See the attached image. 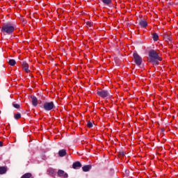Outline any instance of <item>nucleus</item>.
Segmentation results:
<instances>
[{
    "instance_id": "nucleus-15",
    "label": "nucleus",
    "mask_w": 178,
    "mask_h": 178,
    "mask_svg": "<svg viewBox=\"0 0 178 178\" xmlns=\"http://www.w3.org/2000/svg\"><path fill=\"white\" fill-rule=\"evenodd\" d=\"M33 175L30 172L26 173L22 176L21 178H31Z\"/></svg>"
},
{
    "instance_id": "nucleus-7",
    "label": "nucleus",
    "mask_w": 178,
    "mask_h": 178,
    "mask_svg": "<svg viewBox=\"0 0 178 178\" xmlns=\"http://www.w3.org/2000/svg\"><path fill=\"white\" fill-rule=\"evenodd\" d=\"M139 25L140 26V27H143L144 29V28L147 27V26H148V23L147 22V21L145 19H140Z\"/></svg>"
},
{
    "instance_id": "nucleus-24",
    "label": "nucleus",
    "mask_w": 178,
    "mask_h": 178,
    "mask_svg": "<svg viewBox=\"0 0 178 178\" xmlns=\"http://www.w3.org/2000/svg\"><path fill=\"white\" fill-rule=\"evenodd\" d=\"M120 155H122V156H124V155H126V152L121 151L120 152Z\"/></svg>"
},
{
    "instance_id": "nucleus-10",
    "label": "nucleus",
    "mask_w": 178,
    "mask_h": 178,
    "mask_svg": "<svg viewBox=\"0 0 178 178\" xmlns=\"http://www.w3.org/2000/svg\"><path fill=\"white\" fill-rule=\"evenodd\" d=\"M91 168H92L91 165H86L82 168V170L83 172H89Z\"/></svg>"
},
{
    "instance_id": "nucleus-22",
    "label": "nucleus",
    "mask_w": 178,
    "mask_h": 178,
    "mask_svg": "<svg viewBox=\"0 0 178 178\" xmlns=\"http://www.w3.org/2000/svg\"><path fill=\"white\" fill-rule=\"evenodd\" d=\"M87 126H88V127H89V129H91V128H92V122H91V121H88V124H87Z\"/></svg>"
},
{
    "instance_id": "nucleus-3",
    "label": "nucleus",
    "mask_w": 178,
    "mask_h": 178,
    "mask_svg": "<svg viewBox=\"0 0 178 178\" xmlns=\"http://www.w3.org/2000/svg\"><path fill=\"white\" fill-rule=\"evenodd\" d=\"M97 94L99 97H101V98H106V97H109V95H111L109 90H105L102 89L97 90Z\"/></svg>"
},
{
    "instance_id": "nucleus-21",
    "label": "nucleus",
    "mask_w": 178,
    "mask_h": 178,
    "mask_svg": "<svg viewBox=\"0 0 178 178\" xmlns=\"http://www.w3.org/2000/svg\"><path fill=\"white\" fill-rule=\"evenodd\" d=\"M13 106L15 108V109H20V105L19 104H13Z\"/></svg>"
},
{
    "instance_id": "nucleus-18",
    "label": "nucleus",
    "mask_w": 178,
    "mask_h": 178,
    "mask_svg": "<svg viewBox=\"0 0 178 178\" xmlns=\"http://www.w3.org/2000/svg\"><path fill=\"white\" fill-rule=\"evenodd\" d=\"M63 175H65V171L62 170H59L58 171V176H59L60 177H63Z\"/></svg>"
},
{
    "instance_id": "nucleus-16",
    "label": "nucleus",
    "mask_w": 178,
    "mask_h": 178,
    "mask_svg": "<svg viewBox=\"0 0 178 178\" xmlns=\"http://www.w3.org/2000/svg\"><path fill=\"white\" fill-rule=\"evenodd\" d=\"M102 2H103V3L104 5H111V3H112V0H101Z\"/></svg>"
},
{
    "instance_id": "nucleus-20",
    "label": "nucleus",
    "mask_w": 178,
    "mask_h": 178,
    "mask_svg": "<svg viewBox=\"0 0 178 178\" xmlns=\"http://www.w3.org/2000/svg\"><path fill=\"white\" fill-rule=\"evenodd\" d=\"M20 118H22V114H20V113H18L15 115V119H16V120L20 119Z\"/></svg>"
},
{
    "instance_id": "nucleus-26",
    "label": "nucleus",
    "mask_w": 178,
    "mask_h": 178,
    "mask_svg": "<svg viewBox=\"0 0 178 178\" xmlns=\"http://www.w3.org/2000/svg\"><path fill=\"white\" fill-rule=\"evenodd\" d=\"M3 145L1 141H0V147H2Z\"/></svg>"
},
{
    "instance_id": "nucleus-1",
    "label": "nucleus",
    "mask_w": 178,
    "mask_h": 178,
    "mask_svg": "<svg viewBox=\"0 0 178 178\" xmlns=\"http://www.w3.org/2000/svg\"><path fill=\"white\" fill-rule=\"evenodd\" d=\"M148 61L152 64L153 66H158L159 62L162 61V58L159 56V54L154 49H151L149 51Z\"/></svg>"
},
{
    "instance_id": "nucleus-23",
    "label": "nucleus",
    "mask_w": 178,
    "mask_h": 178,
    "mask_svg": "<svg viewBox=\"0 0 178 178\" xmlns=\"http://www.w3.org/2000/svg\"><path fill=\"white\" fill-rule=\"evenodd\" d=\"M86 24H87L88 27H91L92 26V23L90 22H86Z\"/></svg>"
},
{
    "instance_id": "nucleus-17",
    "label": "nucleus",
    "mask_w": 178,
    "mask_h": 178,
    "mask_svg": "<svg viewBox=\"0 0 178 178\" xmlns=\"http://www.w3.org/2000/svg\"><path fill=\"white\" fill-rule=\"evenodd\" d=\"M152 38H153L154 41H157L159 39V36L158 35V34L156 33H154L152 35Z\"/></svg>"
},
{
    "instance_id": "nucleus-9",
    "label": "nucleus",
    "mask_w": 178,
    "mask_h": 178,
    "mask_svg": "<svg viewBox=\"0 0 178 178\" xmlns=\"http://www.w3.org/2000/svg\"><path fill=\"white\" fill-rule=\"evenodd\" d=\"M81 166L82 165L81 163H80V161H76L72 164L73 169H79L81 168Z\"/></svg>"
},
{
    "instance_id": "nucleus-2",
    "label": "nucleus",
    "mask_w": 178,
    "mask_h": 178,
    "mask_svg": "<svg viewBox=\"0 0 178 178\" xmlns=\"http://www.w3.org/2000/svg\"><path fill=\"white\" fill-rule=\"evenodd\" d=\"M15 31V26H12L10 23L3 24L1 29V34L3 35H10Z\"/></svg>"
},
{
    "instance_id": "nucleus-13",
    "label": "nucleus",
    "mask_w": 178,
    "mask_h": 178,
    "mask_svg": "<svg viewBox=\"0 0 178 178\" xmlns=\"http://www.w3.org/2000/svg\"><path fill=\"white\" fill-rule=\"evenodd\" d=\"M8 170L6 167H0V175H5Z\"/></svg>"
},
{
    "instance_id": "nucleus-8",
    "label": "nucleus",
    "mask_w": 178,
    "mask_h": 178,
    "mask_svg": "<svg viewBox=\"0 0 178 178\" xmlns=\"http://www.w3.org/2000/svg\"><path fill=\"white\" fill-rule=\"evenodd\" d=\"M22 68L26 73H29L30 70H29V64L26 61L22 62Z\"/></svg>"
},
{
    "instance_id": "nucleus-25",
    "label": "nucleus",
    "mask_w": 178,
    "mask_h": 178,
    "mask_svg": "<svg viewBox=\"0 0 178 178\" xmlns=\"http://www.w3.org/2000/svg\"><path fill=\"white\" fill-rule=\"evenodd\" d=\"M63 177L67 178L68 177L67 173L64 172V175H63Z\"/></svg>"
},
{
    "instance_id": "nucleus-27",
    "label": "nucleus",
    "mask_w": 178,
    "mask_h": 178,
    "mask_svg": "<svg viewBox=\"0 0 178 178\" xmlns=\"http://www.w3.org/2000/svg\"><path fill=\"white\" fill-rule=\"evenodd\" d=\"M169 5H170V3H168Z\"/></svg>"
},
{
    "instance_id": "nucleus-5",
    "label": "nucleus",
    "mask_w": 178,
    "mask_h": 178,
    "mask_svg": "<svg viewBox=\"0 0 178 178\" xmlns=\"http://www.w3.org/2000/svg\"><path fill=\"white\" fill-rule=\"evenodd\" d=\"M43 108L44 111H52V109L55 108V104H54V102H45L43 104Z\"/></svg>"
},
{
    "instance_id": "nucleus-6",
    "label": "nucleus",
    "mask_w": 178,
    "mask_h": 178,
    "mask_svg": "<svg viewBox=\"0 0 178 178\" xmlns=\"http://www.w3.org/2000/svg\"><path fill=\"white\" fill-rule=\"evenodd\" d=\"M30 98L32 99L31 102H32V105L33 106H37L38 105V99L37 98V97L34 96V95H31Z\"/></svg>"
},
{
    "instance_id": "nucleus-19",
    "label": "nucleus",
    "mask_w": 178,
    "mask_h": 178,
    "mask_svg": "<svg viewBox=\"0 0 178 178\" xmlns=\"http://www.w3.org/2000/svg\"><path fill=\"white\" fill-rule=\"evenodd\" d=\"M164 40H165V41H167V42H169V41H171L172 38H170V36L168 35H165Z\"/></svg>"
},
{
    "instance_id": "nucleus-14",
    "label": "nucleus",
    "mask_w": 178,
    "mask_h": 178,
    "mask_svg": "<svg viewBox=\"0 0 178 178\" xmlns=\"http://www.w3.org/2000/svg\"><path fill=\"white\" fill-rule=\"evenodd\" d=\"M8 64L10 66H15V65H16V60H15V59H10L8 60Z\"/></svg>"
},
{
    "instance_id": "nucleus-11",
    "label": "nucleus",
    "mask_w": 178,
    "mask_h": 178,
    "mask_svg": "<svg viewBox=\"0 0 178 178\" xmlns=\"http://www.w3.org/2000/svg\"><path fill=\"white\" fill-rule=\"evenodd\" d=\"M47 172V175H49L50 176H54V175H55V169L54 168H49Z\"/></svg>"
},
{
    "instance_id": "nucleus-4",
    "label": "nucleus",
    "mask_w": 178,
    "mask_h": 178,
    "mask_svg": "<svg viewBox=\"0 0 178 178\" xmlns=\"http://www.w3.org/2000/svg\"><path fill=\"white\" fill-rule=\"evenodd\" d=\"M133 56L134 62L137 66H141V63H143V58H141V56H140L137 53H134Z\"/></svg>"
},
{
    "instance_id": "nucleus-12",
    "label": "nucleus",
    "mask_w": 178,
    "mask_h": 178,
    "mask_svg": "<svg viewBox=\"0 0 178 178\" xmlns=\"http://www.w3.org/2000/svg\"><path fill=\"white\" fill-rule=\"evenodd\" d=\"M58 155L60 157H63L66 155V149H63L58 152Z\"/></svg>"
}]
</instances>
